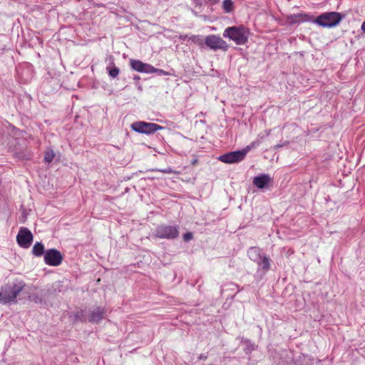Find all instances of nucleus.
<instances>
[{
	"label": "nucleus",
	"instance_id": "f257e3e1",
	"mask_svg": "<svg viewBox=\"0 0 365 365\" xmlns=\"http://www.w3.org/2000/svg\"><path fill=\"white\" fill-rule=\"evenodd\" d=\"M25 287L26 283L21 279L16 278L8 282L0 289V303L3 304L17 303V297Z\"/></svg>",
	"mask_w": 365,
	"mask_h": 365
},
{
	"label": "nucleus",
	"instance_id": "f03ea898",
	"mask_svg": "<svg viewBox=\"0 0 365 365\" xmlns=\"http://www.w3.org/2000/svg\"><path fill=\"white\" fill-rule=\"evenodd\" d=\"M250 31L244 26H230L225 29L223 36L233 41L237 45H244L248 41Z\"/></svg>",
	"mask_w": 365,
	"mask_h": 365
},
{
	"label": "nucleus",
	"instance_id": "7ed1b4c3",
	"mask_svg": "<svg viewBox=\"0 0 365 365\" xmlns=\"http://www.w3.org/2000/svg\"><path fill=\"white\" fill-rule=\"evenodd\" d=\"M341 20V16L337 12H327L319 15L314 22L322 27L331 28L336 26Z\"/></svg>",
	"mask_w": 365,
	"mask_h": 365
},
{
	"label": "nucleus",
	"instance_id": "20e7f679",
	"mask_svg": "<svg viewBox=\"0 0 365 365\" xmlns=\"http://www.w3.org/2000/svg\"><path fill=\"white\" fill-rule=\"evenodd\" d=\"M155 235L160 239L174 240L179 236V226L159 225L155 228Z\"/></svg>",
	"mask_w": 365,
	"mask_h": 365
},
{
	"label": "nucleus",
	"instance_id": "39448f33",
	"mask_svg": "<svg viewBox=\"0 0 365 365\" xmlns=\"http://www.w3.org/2000/svg\"><path fill=\"white\" fill-rule=\"evenodd\" d=\"M260 143V140L257 139L250 145L237 151L227 153L217 158V160H242L252 148L257 147Z\"/></svg>",
	"mask_w": 365,
	"mask_h": 365
},
{
	"label": "nucleus",
	"instance_id": "423d86ee",
	"mask_svg": "<svg viewBox=\"0 0 365 365\" xmlns=\"http://www.w3.org/2000/svg\"><path fill=\"white\" fill-rule=\"evenodd\" d=\"M131 128L137 133L150 135L162 130L163 127L154 123L136 121L131 124Z\"/></svg>",
	"mask_w": 365,
	"mask_h": 365
},
{
	"label": "nucleus",
	"instance_id": "0eeeda50",
	"mask_svg": "<svg viewBox=\"0 0 365 365\" xmlns=\"http://www.w3.org/2000/svg\"><path fill=\"white\" fill-rule=\"evenodd\" d=\"M205 43L207 47L212 50L227 51L228 45L225 41L215 35H209L205 39Z\"/></svg>",
	"mask_w": 365,
	"mask_h": 365
},
{
	"label": "nucleus",
	"instance_id": "6e6552de",
	"mask_svg": "<svg viewBox=\"0 0 365 365\" xmlns=\"http://www.w3.org/2000/svg\"><path fill=\"white\" fill-rule=\"evenodd\" d=\"M63 260L61 253L56 249H48L44 254V262L50 266H58Z\"/></svg>",
	"mask_w": 365,
	"mask_h": 365
},
{
	"label": "nucleus",
	"instance_id": "1a4fd4ad",
	"mask_svg": "<svg viewBox=\"0 0 365 365\" xmlns=\"http://www.w3.org/2000/svg\"><path fill=\"white\" fill-rule=\"evenodd\" d=\"M19 245L22 248H29L33 241V235L26 227H21L16 236Z\"/></svg>",
	"mask_w": 365,
	"mask_h": 365
},
{
	"label": "nucleus",
	"instance_id": "9d476101",
	"mask_svg": "<svg viewBox=\"0 0 365 365\" xmlns=\"http://www.w3.org/2000/svg\"><path fill=\"white\" fill-rule=\"evenodd\" d=\"M106 315V310L101 307H93L87 309L88 322L91 323H98Z\"/></svg>",
	"mask_w": 365,
	"mask_h": 365
},
{
	"label": "nucleus",
	"instance_id": "9b49d317",
	"mask_svg": "<svg viewBox=\"0 0 365 365\" xmlns=\"http://www.w3.org/2000/svg\"><path fill=\"white\" fill-rule=\"evenodd\" d=\"M273 182L272 178L266 173H261L252 180L253 185L259 190L269 188Z\"/></svg>",
	"mask_w": 365,
	"mask_h": 365
},
{
	"label": "nucleus",
	"instance_id": "f8f14e48",
	"mask_svg": "<svg viewBox=\"0 0 365 365\" xmlns=\"http://www.w3.org/2000/svg\"><path fill=\"white\" fill-rule=\"evenodd\" d=\"M255 263L258 266L256 275L260 277L264 276L271 267V259L265 254H263L260 259Z\"/></svg>",
	"mask_w": 365,
	"mask_h": 365
},
{
	"label": "nucleus",
	"instance_id": "ddd939ff",
	"mask_svg": "<svg viewBox=\"0 0 365 365\" xmlns=\"http://www.w3.org/2000/svg\"><path fill=\"white\" fill-rule=\"evenodd\" d=\"M130 65L133 70L139 73L150 74L153 71L152 65L140 60L130 59Z\"/></svg>",
	"mask_w": 365,
	"mask_h": 365
},
{
	"label": "nucleus",
	"instance_id": "4468645a",
	"mask_svg": "<svg viewBox=\"0 0 365 365\" xmlns=\"http://www.w3.org/2000/svg\"><path fill=\"white\" fill-rule=\"evenodd\" d=\"M288 20L292 24L308 22L312 20V16L308 14L300 12L299 14H290L288 16Z\"/></svg>",
	"mask_w": 365,
	"mask_h": 365
},
{
	"label": "nucleus",
	"instance_id": "2eb2a0df",
	"mask_svg": "<svg viewBox=\"0 0 365 365\" xmlns=\"http://www.w3.org/2000/svg\"><path fill=\"white\" fill-rule=\"evenodd\" d=\"M69 318L73 322H86L88 321L87 309H81L71 314Z\"/></svg>",
	"mask_w": 365,
	"mask_h": 365
},
{
	"label": "nucleus",
	"instance_id": "dca6fc26",
	"mask_svg": "<svg viewBox=\"0 0 365 365\" xmlns=\"http://www.w3.org/2000/svg\"><path fill=\"white\" fill-rule=\"evenodd\" d=\"M263 254L262 250L257 247H250L247 250V256L254 262L259 261Z\"/></svg>",
	"mask_w": 365,
	"mask_h": 365
},
{
	"label": "nucleus",
	"instance_id": "f3484780",
	"mask_svg": "<svg viewBox=\"0 0 365 365\" xmlns=\"http://www.w3.org/2000/svg\"><path fill=\"white\" fill-rule=\"evenodd\" d=\"M32 253L36 257H41L45 254L44 246L41 242H36L32 248Z\"/></svg>",
	"mask_w": 365,
	"mask_h": 365
},
{
	"label": "nucleus",
	"instance_id": "a211bd4d",
	"mask_svg": "<svg viewBox=\"0 0 365 365\" xmlns=\"http://www.w3.org/2000/svg\"><path fill=\"white\" fill-rule=\"evenodd\" d=\"M243 342L245 344V347L244 349V351L246 354H250L252 351H253L256 349L255 344L252 343L249 339H244Z\"/></svg>",
	"mask_w": 365,
	"mask_h": 365
},
{
	"label": "nucleus",
	"instance_id": "6ab92c4d",
	"mask_svg": "<svg viewBox=\"0 0 365 365\" xmlns=\"http://www.w3.org/2000/svg\"><path fill=\"white\" fill-rule=\"evenodd\" d=\"M234 8L232 0H223L222 9L226 13H230Z\"/></svg>",
	"mask_w": 365,
	"mask_h": 365
},
{
	"label": "nucleus",
	"instance_id": "aec40b11",
	"mask_svg": "<svg viewBox=\"0 0 365 365\" xmlns=\"http://www.w3.org/2000/svg\"><path fill=\"white\" fill-rule=\"evenodd\" d=\"M189 40L200 46H202L204 42L202 36L200 35H192L189 37Z\"/></svg>",
	"mask_w": 365,
	"mask_h": 365
},
{
	"label": "nucleus",
	"instance_id": "412c9836",
	"mask_svg": "<svg viewBox=\"0 0 365 365\" xmlns=\"http://www.w3.org/2000/svg\"><path fill=\"white\" fill-rule=\"evenodd\" d=\"M30 301L34 302L36 304H40L42 302L41 297L38 296L36 294H33L29 297Z\"/></svg>",
	"mask_w": 365,
	"mask_h": 365
},
{
	"label": "nucleus",
	"instance_id": "4be33fe9",
	"mask_svg": "<svg viewBox=\"0 0 365 365\" xmlns=\"http://www.w3.org/2000/svg\"><path fill=\"white\" fill-rule=\"evenodd\" d=\"M56 157V154L53 150H48L44 156L43 160H53Z\"/></svg>",
	"mask_w": 365,
	"mask_h": 365
},
{
	"label": "nucleus",
	"instance_id": "5701e85b",
	"mask_svg": "<svg viewBox=\"0 0 365 365\" xmlns=\"http://www.w3.org/2000/svg\"><path fill=\"white\" fill-rule=\"evenodd\" d=\"M153 71H152V73H157L160 76L168 74V73L165 72V71H163L162 69L156 68L154 66H153Z\"/></svg>",
	"mask_w": 365,
	"mask_h": 365
},
{
	"label": "nucleus",
	"instance_id": "b1692460",
	"mask_svg": "<svg viewBox=\"0 0 365 365\" xmlns=\"http://www.w3.org/2000/svg\"><path fill=\"white\" fill-rule=\"evenodd\" d=\"M193 237V235L192 232H186L183 235V240L185 242H188L191 240Z\"/></svg>",
	"mask_w": 365,
	"mask_h": 365
},
{
	"label": "nucleus",
	"instance_id": "393cba45",
	"mask_svg": "<svg viewBox=\"0 0 365 365\" xmlns=\"http://www.w3.org/2000/svg\"><path fill=\"white\" fill-rule=\"evenodd\" d=\"M159 171L162 172V173H175V171L170 167L165 168V169H163V170H158Z\"/></svg>",
	"mask_w": 365,
	"mask_h": 365
},
{
	"label": "nucleus",
	"instance_id": "a878e982",
	"mask_svg": "<svg viewBox=\"0 0 365 365\" xmlns=\"http://www.w3.org/2000/svg\"><path fill=\"white\" fill-rule=\"evenodd\" d=\"M107 70L108 71L109 75L111 77H114V67L108 66L107 67Z\"/></svg>",
	"mask_w": 365,
	"mask_h": 365
},
{
	"label": "nucleus",
	"instance_id": "bb28decb",
	"mask_svg": "<svg viewBox=\"0 0 365 365\" xmlns=\"http://www.w3.org/2000/svg\"><path fill=\"white\" fill-rule=\"evenodd\" d=\"M189 37H190V36H187V35H186V34H182V35H180L178 38H179V39H180V41H186V40H189Z\"/></svg>",
	"mask_w": 365,
	"mask_h": 365
},
{
	"label": "nucleus",
	"instance_id": "cd10ccee",
	"mask_svg": "<svg viewBox=\"0 0 365 365\" xmlns=\"http://www.w3.org/2000/svg\"><path fill=\"white\" fill-rule=\"evenodd\" d=\"M207 355L202 354H200V355L198 356V359H199L200 360H205V359H207Z\"/></svg>",
	"mask_w": 365,
	"mask_h": 365
},
{
	"label": "nucleus",
	"instance_id": "c85d7f7f",
	"mask_svg": "<svg viewBox=\"0 0 365 365\" xmlns=\"http://www.w3.org/2000/svg\"><path fill=\"white\" fill-rule=\"evenodd\" d=\"M361 29L365 33V21L362 23Z\"/></svg>",
	"mask_w": 365,
	"mask_h": 365
},
{
	"label": "nucleus",
	"instance_id": "c756f323",
	"mask_svg": "<svg viewBox=\"0 0 365 365\" xmlns=\"http://www.w3.org/2000/svg\"><path fill=\"white\" fill-rule=\"evenodd\" d=\"M282 146V145H276L274 146V148H275V149H278L279 148H281Z\"/></svg>",
	"mask_w": 365,
	"mask_h": 365
},
{
	"label": "nucleus",
	"instance_id": "7c9ffc66",
	"mask_svg": "<svg viewBox=\"0 0 365 365\" xmlns=\"http://www.w3.org/2000/svg\"><path fill=\"white\" fill-rule=\"evenodd\" d=\"M118 73H119V69L115 67V76L118 74Z\"/></svg>",
	"mask_w": 365,
	"mask_h": 365
},
{
	"label": "nucleus",
	"instance_id": "2f4dec72",
	"mask_svg": "<svg viewBox=\"0 0 365 365\" xmlns=\"http://www.w3.org/2000/svg\"><path fill=\"white\" fill-rule=\"evenodd\" d=\"M225 163H235L236 161H231V160H229V161H224Z\"/></svg>",
	"mask_w": 365,
	"mask_h": 365
},
{
	"label": "nucleus",
	"instance_id": "473e14b6",
	"mask_svg": "<svg viewBox=\"0 0 365 365\" xmlns=\"http://www.w3.org/2000/svg\"><path fill=\"white\" fill-rule=\"evenodd\" d=\"M197 162V161L194 160V161H192V164H193V165H195Z\"/></svg>",
	"mask_w": 365,
	"mask_h": 365
}]
</instances>
